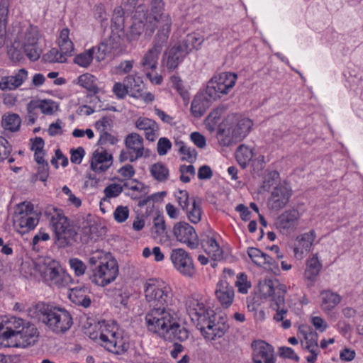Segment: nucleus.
Listing matches in <instances>:
<instances>
[{"label": "nucleus", "instance_id": "nucleus-1", "mask_svg": "<svg viewBox=\"0 0 363 363\" xmlns=\"http://www.w3.org/2000/svg\"><path fill=\"white\" fill-rule=\"evenodd\" d=\"M145 296L152 307L145 316L148 329L164 328L165 323L171 320L172 313L169 307L172 298L169 286L156 285L153 280H149L145 285Z\"/></svg>", "mask_w": 363, "mask_h": 363}, {"label": "nucleus", "instance_id": "nucleus-2", "mask_svg": "<svg viewBox=\"0 0 363 363\" xmlns=\"http://www.w3.org/2000/svg\"><path fill=\"white\" fill-rule=\"evenodd\" d=\"M187 311L193 321L196 322L197 328L206 339L213 340L223 337L229 329L226 317L216 314L210 308L198 300L189 301Z\"/></svg>", "mask_w": 363, "mask_h": 363}, {"label": "nucleus", "instance_id": "nucleus-3", "mask_svg": "<svg viewBox=\"0 0 363 363\" xmlns=\"http://www.w3.org/2000/svg\"><path fill=\"white\" fill-rule=\"evenodd\" d=\"M259 292L264 298L272 297L271 308L276 311L274 319L282 321V327L287 329L291 327V320L285 319L288 313V308L285 303L286 286L281 284L277 279H264L259 281Z\"/></svg>", "mask_w": 363, "mask_h": 363}, {"label": "nucleus", "instance_id": "nucleus-4", "mask_svg": "<svg viewBox=\"0 0 363 363\" xmlns=\"http://www.w3.org/2000/svg\"><path fill=\"white\" fill-rule=\"evenodd\" d=\"M35 314L42 323L56 333H65L72 325V317L65 309L38 303L35 307Z\"/></svg>", "mask_w": 363, "mask_h": 363}, {"label": "nucleus", "instance_id": "nucleus-5", "mask_svg": "<svg viewBox=\"0 0 363 363\" xmlns=\"http://www.w3.org/2000/svg\"><path fill=\"white\" fill-rule=\"evenodd\" d=\"M53 213L50 216V225L55 233V239L60 247L72 245L77 238V230L75 226L71 225L61 210L52 208Z\"/></svg>", "mask_w": 363, "mask_h": 363}, {"label": "nucleus", "instance_id": "nucleus-6", "mask_svg": "<svg viewBox=\"0 0 363 363\" xmlns=\"http://www.w3.org/2000/svg\"><path fill=\"white\" fill-rule=\"evenodd\" d=\"M224 126L229 125L221 130L220 134L225 136L223 139L224 145H231L241 141L250 133L253 123L247 118H236L235 116L228 117L223 123Z\"/></svg>", "mask_w": 363, "mask_h": 363}, {"label": "nucleus", "instance_id": "nucleus-7", "mask_svg": "<svg viewBox=\"0 0 363 363\" xmlns=\"http://www.w3.org/2000/svg\"><path fill=\"white\" fill-rule=\"evenodd\" d=\"M236 79L237 75L231 73H223L219 77H215L208 82L204 94L211 100L216 101L228 94L235 85Z\"/></svg>", "mask_w": 363, "mask_h": 363}, {"label": "nucleus", "instance_id": "nucleus-8", "mask_svg": "<svg viewBox=\"0 0 363 363\" xmlns=\"http://www.w3.org/2000/svg\"><path fill=\"white\" fill-rule=\"evenodd\" d=\"M118 274V267L115 259H109L99 265V269H95L94 274H90L89 277L93 283L104 286L113 281Z\"/></svg>", "mask_w": 363, "mask_h": 363}, {"label": "nucleus", "instance_id": "nucleus-9", "mask_svg": "<svg viewBox=\"0 0 363 363\" xmlns=\"http://www.w3.org/2000/svg\"><path fill=\"white\" fill-rule=\"evenodd\" d=\"M11 340L9 346L26 347L35 344L38 338V332L33 324L28 323L20 330H15L9 335Z\"/></svg>", "mask_w": 363, "mask_h": 363}, {"label": "nucleus", "instance_id": "nucleus-10", "mask_svg": "<svg viewBox=\"0 0 363 363\" xmlns=\"http://www.w3.org/2000/svg\"><path fill=\"white\" fill-rule=\"evenodd\" d=\"M151 331L158 333L164 337L166 340L184 341L189 337V331L175 322L173 314L172 318L168 323H165V326L158 330H150Z\"/></svg>", "mask_w": 363, "mask_h": 363}, {"label": "nucleus", "instance_id": "nucleus-11", "mask_svg": "<svg viewBox=\"0 0 363 363\" xmlns=\"http://www.w3.org/2000/svg\"><path fill=\"white\" fill-rule=\"evenodd\" d=\"M173 233L177 241L186 244L191 249L199 245L198 235L194 227L186 222L177 223L173 228Z\"/></svg>", "mask_w": 363, "mask_h": 363}, {"label": "nucleus", "instance_id": "nucleus-12", "mask_svg": "<svg viewBox=\"0 0 363 363\" xmlns=\"http://www.w3.org/2000/svg\"><path fill=\"white\" fill-rule=\"evenodd\" d=\"M147 23L145 11L141 6H139L135 12L130 30L127 33L128 40L129 41L137 40L143 33L146 36L150 38L152 35L147 33Z\"/></svg>", "mask_w": 363, "mask_h": 363}, {"label": "nucleus", "instance_id": "nucleus-13", "mask_svg": "<svg viewBox=\"0 0 363 363\" xmlns=\"http://www.w3.org/2000/svg\"><path fill=\"white\" fill-rule=\"evenodd\" d=\"M171 260L175 268L183 275L193 277L195 273L194 264L184 250H173L171 254Z\"/></svg>", "mask_w": 363, "mask_h": 363}, {"label": "nucleus", "instance_id": "nucleus-14", "mask_svg": "<svg viewBox=\"0 0 363 363\" xmlns=\"http://www.w3.org/2000/svg\"><path fill=\"white\" fill-rule=\"evenodd\" d=\"M291 196V191L287 186L279 185L275 187L267 202L269 208L279 211L288 203Z\"/></svg>", "mask_w": 363, "mask_h": 363}, {"label": "nucleus", "instance_id": "nucleus-15", "mask_svg": "<svg viewBox=\"0 0 363 363\" xmlns=\"http://www.w3.org/2000/svg\"><path fill=\"white\" fill-rule=\"evenodd\" d=\"M161 23H157L155 28L158 30L155 36L153 46L155 50L161 51L167 43L170 33L172 20L169 16H164L162 17Z\"/></svg>", "mask_w": 363, "mask_h": 363}, {"label": "nucleus", "instance_id": "nucleus-16", "mask_svg": "<svg viewBox=\"0 0 363 363\" xmlns=\"http://www.w3.org/2000/svg\"><path fill=\"white\" fill-rule=\"evenodd\" d=\"M299 218L297 210L286 211L276 219L275 225L281 233H288L296 228Z\"/></svg>", "mask_w": 363, "mask_h": 363}, {"label": "nucleus", "instance_id": "nucleus-17", "mask_svg": "<svg viewBox=\"0 0 363 363\" xmlns=\"http://www.w3.org/2000/svg\"><path fill=\"white\" fill-rule=\"evenodd\" d=\"M253 350L252 359L255 363H274V350L270 345L264 341H254L252 343Z\"/></svg>", "mask_w": 363, "mask_h": 363}, {"label": "nucleus", "instance_id": "nucleus-18", "mask_svg": "<svg viewBox=\"0 0 363 363\" xmlns=\"http://www.w3.org/2000/svg\"><path fill=\"white\" fill-rule=\"evenodd\" d=\"M164 2L162 0H152L151 2L150 13L145 12V17L147 20V33L152 35L157 23H161L162 17L169 16L163 13Z\"/></svg>", "mask_w": 363, "mask_h": 363}, {"label": "nucleus", "instance_id": "nucleus-19", "mask_svg": "<svg viewBox=\"0 0 363 363\" xmlns=\"http://www.w3.org/2000/svg\"><path fill=\"white\" fill-rule=\"evenodd\" d=\"M164 55L167 57L166 67L169 71H172L178 67L179 64L188 55V52L182 48L179 43L178 45L170 48L165 52Z\"/></svg>", "mask_w": 363, "mask_h": 363}, {"label": "nucleus", "instance_id": "nucleus-20", "mask_svg": "<svg viewBox=\"0 0 363 363\" xmlns=\"http://www.w3.org/2000/svg\"><path fill=\"white\" fill-rule=\"evenodd\" d=\"M113 157L106 150L99 152L94 151L91 160L90 167L95 172H104L111 165Z\"/></svg>", "mask_w": 363, "mask_h": 363}, {"label": "nucleus", "instance_id": "nucleus-21", "mask_svg": "<svg viewBox=\"0 0 363 363\" xmlns=\"http://www.w3.org/2000/svg\"><path fill=\"white\" fill-rule=\"evenodd\" d=\"M38 223V218L33 216H13V225L16 230L23 235L33 230Z\"/></svg>", "mask_w": 363, "mask_h": 363}, {"label": "nucleus", "instance_id": "nucleus-22", "mask_svg": "<svg viewBox=\"0 0 363 363\" xmlns=\"http://www.w3.org/2000/svg\"><path fill=\"white\" fill-rule=\"evenodd\" d=\"M216 295L220 304L223 307L228 308L233 303L234 290L233 287L229 286L227 281H220L218 284Z\"/></svg>", "mask_w": 363, "mask_h": 363}, {"label": "nucleus", "instance_id": "nucleus-23", "mask_svg": "<svg viewBox=\"0 0 363 363\" xmlns=\"http://www.w3.org/2000/svg\"><path fill=\"white\" fill-rule=\"evenodd\" d=\"M125 147L128 150L135 154V159L141 157L143 155V139L138 133L128 134L125 140Z\"/></svg>", "mask_w": 363, "mask_h": 363}, {"label": "nucleus", "instance_id": "nucleus-24", "mask_svg": "<svg viewBox=\"0 0 363 363\" xmlns=\"http://www.w3.org/2000/svg\"><path fill=\"white\" fill-rule=\"evenodd\" d=\"M298 333L306 341L305 348L309 352L318 350V334L308 325H301L298 328Z\"/></svg>", "mask_w": 363, "mask_h": 363}, {"label": "nucleus", "instance_id": "nucleus-25", "mask_svg": "<svg viewBox=\"0 0 363 363\" xmlns=\"http://www.w3.org/2000/svg\"><path fill=\"white\" fill-rule=\"evenodd\" d=\"M211 100L206 94L196 96L191 102V111L194 116H202L211 106Z\"/></svg>", "mask_w": 363, "mask_h": 363}, {"label": "nucleus", "instance_id": "nucleus-26", "mask_svg": "<svg viewBox=\"0 0 363 363\" xmlns=\"http://www.w3.org/2000/svg\"><path fill=\"white\" fill-rule=\"evenodd\" d=\"M321 268L322 264L317 255H313V257L308 258L306 262V268L304 273L305 278L311 282H314Z\"/></svg>", "mask_w": 363, "mask_h": 363}, {"label": "nucleus", "instance_id": "nucleus-27", "mask_svg": "<svg viewBox=\"0 0 363 363\" xmlns=\"http://www.w3.org/2000/svg\"><path fill=\"white\" fill-rule=\"evenodd\" d=\"M320 306L324 311H330L334 308L340 302L339 295L330 290L324 291L320 294Z\"/></svg>", "mask_w": 363, "mask_h": 363}, {"label": "nucleus", "instance_id": "nucleus-28", "mask_svg": "<svg viewBox=\"0 0 363 363\" xmlns=\"http://www.w3.org/2000/svg\"><path fill=\"white\" fill-rule=\"evenodd\" d=\"M1 126L11 132H16L19 130L21 119L17 113H5L1 118Z\"/></svg>", "mask_w": 363, "mask_h": 363}, {"label": "nucleus", "instance_id": "nucleus-29", "mask_svg": "<svg viewBox=\"0 0 363 363\" xmlns=\"http://www.w3.org/2000/svg\"><path fill=\"white\" fill-rule=\"evenodd\" d=\"M203 42V36L196 33H191L188 34L183 40L179 42V44L189 54L192 50L199 49Z\"/></svg>", "mask_w": 363, "mask_h": 363}, {"label": "nucleus", "instance_id": "nucleus-30", "mask_svg": "<svg viewBox=\"0 0 363 363\" xmlns=\"http://www.w3.org/2000/svg\"><path fill=\"white\" fill-rule=\"evenodd\" d=\"M69 298L72 303L84 308L89 307L91 303L90 298L84 294V290L82 289H72Z\"/></svg>", "mask_w": 363, "mask_h": 363}, {"label": "nucleus", "instance_id": "nucleus-31", "mask_svg": "<svg viewBox=\"0 0 363 363\" xmlns=\"http://www.w3.org/2000/svg\"><path fill=\"white\" fill-rule=\"evenodd\" d=\"M53 102L50 100L31 101L27 104V111L32 112L40 109L42 113L51 115L53 113Z\"/></svg>", "mask_w": 363, "mask_h": 363}, {"label": "nucleus", "instance_id": "nucleus-32", "mask_svg": "<svg viewBox=\"0 0 363 363\" xmlns=\"http://www.w3.org/2000/svg\"><path fill=\"white\" fill-rule=\"evenodd\" d=\"M315 239V233L311 230L307 233L303 234L301 237H298V246L294 247V252L297 253L300 248L303 253V250L306 252L309 251Z\"/></svg>", "mask_w": 363, "mask_h": 363}, {"label": "nucleus", "instance_id": "nucleus-33", "mask_svg": "<svg viewBox=\"0 0 363 363\" xmlns=\"http://www.w3.org/2000/svg\"><path fill=\"white\" fill-rule=\"evenodd\" d=\"M186 211L188 219L193 223H198L201 219L202 211L194 197L191 198V206Z\"/></svg>", "mask_w": 363, "mask_h": 363}, {"label": "nucleus", "instance_id": "nucleus-34", "mask_svg": "<svg viewBox=\"0 0 363 363\" xmlns=\"http://www.w3.org/2000/svg\"><path fill=\"white\" fill-rule=\"evenodd\" d=\"M151 175L155 180L160 182H164L169 177L168 168L161 162L153 164L150 167Z\"/></svg>", "mask_w": 363, "mask_h": 363}, {"label": "nucleus", "instance_id": "nucleus-35", "mask_svg": "<svg viewBox=\"0 0 363 363\" xmlns=\"http://www.w3.org/2000/svg\"><path fill=\"white\" fill-rule=\"evenodd\" d=\"M123 82L132 96L137 98L141 96L143 85L142 82L139 81V78L136 80L133 75H128L125 77Z\"/></svg>", "mask_w": 363, "mask_h": 363}, {"label": "nucleus", "instance_id": "nucleus-36", "mask_svg": "<svg viewBox=\"0 0 363 363\" xmlns=\"http://www.w3.org/2000/svg\"><path fill=\"white\" fill-rule=\"evenodd\" d=\"M161 51L155 50L154 48H152L145 55L141 65L145 69H155L157 67V59Z\"/></svg>", "mask_w": 363, "mask_h": 363}, {"label": "nucleus", "instance_id": "nucleus-37", "mask_svg": "<svg viewBox=\"0 0 363 363\" xmlns=\"http://www.w3.org/2000/svg\"><path fill=\"white\" fill-rule=\"evenodd\" d=\"M253 157L252 150L244 145H240L236 151V159L242 168H245L247 163Z\"/></svg>", "mask_w": 363, "mask_h": 363}, {"label": "nucleus", "instance_id": "nucleus-38", "mask_svg": "<svg viewBox=\"0 0 363 363\" xmlns=\"http://www.w3.org/2000/svg\"><path fill=\"white\" fill-rule=\"evenodd\" d=\"M205 250L213 260H220L223 258V250L213 238H208Z\"/></svg>", "mask_w": 363, "mask_h": 363}, {"label": "nucleus", "instance_id": "nucleus-39", "mask_svg": "<svg viewBox=\"0 0 363 363\" xmlns=\"http://www.w3.org/2000/svg\"><path fill=\"white\" fill-rule=\"evenodd\" d=\"M119 337L116 336L115 333L108 332V333H101L99 335V340L102 345L109 352H116V340Z\"/></svg>", "mask_w": 363, "mask_h": 363}, {"label": "nucleus", "instance_id": "nucleus-40", "mask_svg": "<svg viewBox=\"0 0 363 363\" xmlns=\"http://www.w3.org/2000/svg\"><path fill=\"white\" fill-rule=\"evenodd\" d=\"M94 53V48L84 51L74 57V62L80 67H87L92 62Z\"/></svg>", "mask_w": 363, "mask_h": 363}, {"label": "nucleus", "instance_id": "nucleus-41", "mask_svg": "<svg viewBox=\"0 0 363 363\" xmlns=\"http://www.w3.org/2000/svg\"><path fill=\"white\" fill-rule=\"evenodd\" d=\"M82 227L80 240L82 243H88L90 240L94 238L95 230L96 226L91 225L88 221L83 223Z\"/></svg>", "mask_w": 363, "mask_h": 363}, {"label": "nucleus", "instance_id": "nucleus-42", "mask_svg": "<svg viewBox=\"0 0 363 363\" xmlns=\"http://www.w3.org/2000/svg\"><path fill=\"white\" fill-rule=\"evenodd\" d=\"M60 270V267L57 264L53 263L52 265H50L45 269V274L54 284H58L62 280Z\"/></svg>", "mask_w": 363, "mask_h": 363}, {"label": "nucleus", "instance_id": "nucleus-43", "mask_svg": "<svg viewBox=\"0 0 363 363\" xmlns=\"http://www.w3.org/2000/svg\"><path fill=\"white\" fill-rule=\"evenodd\" d=\"M43 60L45 62L50 63L54 62H65L67 61V57L65 55L57 48H52L48 53L43 55Z\"/></svg>", "mask_w": 363, "mask_h": 363}, {"label": "nucleus", "instance_id": "nucleus-44", "mask_svg": "<svg viewBox=\"0 0 363 363\" xmlns=\"http://www.w3.org/2000/svg\"><path fill=\"white\" fill-rule=\"evenodd\" d=\"M9 5V0L0 1V32L6 33Z\"/></svg>", "mask_w": 363, "mask_h": 363}, {"label": "nucleus", "instance_id": "nucleus-45", "mask_svg": "<svg viewBox=\"0 0 363 363\" xmlns=\"http://www.w3.org/2000/svg\"><path fill=\"white\" fill-rule=\"evenodd\" d=\"M111 21L112 26L116 29L123 30L124 28V11L121 6H117L113 10Z\"/></svg>", "mask_w": 363, "mask_h": 363}, {"label": "nucleus", "instance_id": "nucleus-46", "mask_svg": "<svg viewBox=\"0 0 363 363\" xmlns=\"http://www.w3.org/2000/svg\"><path fill=\"white\" fill-rule=\"evenodd\" d=\"M152 233L154 235L155 238L167 233L165 222L163 216L158 215L154 218Z\"/></svg>", "mask_w": 363, "mask_h": 363}, {"label": "nucleus", "instance_id": "nucleus-47", "mask_svg": "<svg viewBox=\"0 0 363 363\" xmlns=\"http://www.w3.org/2000/svg\"><path fill=\"white\" fill-rule=\"evenodd\" d=\"M180 144L179 151L183 155L182 160L190 163L194 162L196 160V150L193 147H187L182 142Z\"/></svg>", "mask_w": 363, "mask_h": 363}, {"label": "nucleus", "instance_id": "nucleus-48", "mask_svg": "<svg viewBox=\"0 0 363 363\" xmlns=\"http://www.w3.org/2000/svg\"><path fill=\"white\" fill-rule=\"evenodd\" d=\"M123 191V186L118 184H111L108 185L104 193L105 194V197L101 199V201H106V199L114 198L118 196ZM102 201H101L100 204L101 205Z\"/></svg>", "mask_w": 363, "mask_h": 363}, {"label": "nucleus", "instance_id": "nucleus-49", "mask_svg": "<svg viewBox=\"0 0 363 363\" xmlns=\"http://www.w3.org/2000/svg\"><path fill=\"white\" fill-rule=\"evenodd\" d=\"M14 332V329L8 323V318L0 321V338L6 340L8 345H9L11 337L9 336L11 333Z\"/></svg>", "mask_w": 363, "mask_h": 363}, {"label": "nucleus", "instance_id": "nucleus-50", "mask_svg": "<svg viewBox=\"0 0 363 363\" xmlns=\"http://www.w3.org/2000/svg\"><path fill=\"white\" fill-rule=\"evenodd\" d=\"M33 211V205L30 202L24 201L16 206L14 216H32Z\"/></svg>", "mask_w": 363, "mask_h": 363}, {"label": "nucleus", "instance_id": "nucleus-51", "mask_svg": "<svg viewBox=\"0 0 363 363\" xmlns=\"http://www.w3.org/2000/svg\"><path fill=\"white\" fill-rule=\"evenodd\" d=\"M247 254L253 263L257 266L262 267L264 252L256 247H250L247 250Z\"/></svg>", "mask_w": 363, "mask_h": 363}, {"label": "nucleus", "instance_id": "nucleus-52", "mask_svg": "<svg viewBox=\"0 0 363 363\" xmlns=\"http://www.w3.org/2000/svg\"><path fill=\"white\" fill-rule=\"evenodd\" d=\"M24 52L30 60L35 61L40 57L42 50L36 44L33 46L24 45Z\"/></svg>", "mask_w": 363, "mask_h": 363}, {"label": "nucleus", "instance_id": "nucleus-53", "mask_svg": "<svg viewBox=\"0 0 363 363\" xmlns=\"http://www.w3.org/2000/svg\"><path fill=\"white\" fill-rule=\"evenodd\" d=\"M135 126L138 129L143 130L147 128L154 130L157 128V123L147 118H139L135 122Z\"/></svg>", "mask_w": 363, "mask_h": 363}, {"label": "nucleus", "instance_id": "nucleus-54", "mask_svg": "<svg viewBox=\"0 0 363 363\" xmlns=\"http://www.w3.org/2000/svg\"><path fill=\"white\" fill-rule=\"evenodd\" d=\"M103 41L111 52L113 50H118L120 48L121 38L118 35L112 34L108 38L105 39Z\"/></svg>", "mask_w": 363, "mask_h": 363}, {"label": "nucleus", "instance_id": "nucleus-55", "mask_svg": "<svg viewBox=\"0 0 363 363\" xmlns=\"http://www.w3.org/2000/svg\"><path fill=\"white\" fill-rule=\"evenodd\" d=\"M71 268L74 271L77 276L83 275L86 270V266L83 262L77 258L69 259Z\"/></svg>", "mask_w": 363, "mask_h": 363}, {"label": "nucleus", "instance_id": "nucleus-56", "mask_svg": "<svg viewBox=\"0 0 363 363\" xmlns=\"http://www.w3.org/2000/svg\"><path fill=\"white\" fill-rule=\"evenodd\" d=\"M129 210L126 206H119L113 213L115 220L118 223L124 222L128 217Z\"/></svg>", "mask_w": 363, "mask_h": 363}, {"label": "nucleus", "instance_id": "nucleus-57", "mask_svg": "<svg viewBox=\"0 0 363 363\" xmlns=\"http://www.w3.org/2000/svg\"><path fill=\"white\" fill-rule=\"evenodd\" d=\"M38 33L35 28H31L26 33L24 45H30L38 44Z\"/></svg>", "mask_w": 363, "mask_h": 363}, {"label": "nucleus", "instance_id": "nucleus-58", "mask_svg": "<svg viewBox=\"0 0 363 363\" xmlns=\"http://www.w3.org/2000/svg\"><path fill=\"white\" fill-rule=\"evenodd\" d=\"M279 354L281 357L288 358L295 362H298L299 357L295 353L293 349L288 347H281L279 348Z\"/></svg>", "mask_w": 363, "mask_h": 363}, {"label": "nucleus", "instance_id": "nucleus-59", "mask_svg": "<svg viewBox=\"0 0 363 363\" xmlns=\"http://www.w3.org/2000/svg\"><path fill=\"white\" fill-rule=\"evenodd\" d=\"M113 91L118 99H123L130 92L125 83L116 82L113 87Z\"/></svg>", "mask_w": 363, "mask_h": 363}, {"label": "nucleus", "instance_id": "nucleus-60", "mask_svg": "<svg viewBox=\"0 0 363 363\" xmlns=\"http://www.w3.org/2000/svg\"><path fill=\"white\" fill-rule=\"evenodd\" d=\"M11 151V147L9 142L4 138L0 137V161L8 157Z\"/></svg>", "mask_w": 363, "mask_h": 363}, {"label": "nucleus", "instance_id": "nucleus-61", "mask_svg": "<svg viewBox=\"0 0 363 363\" xmlns=\"http://www.w3.org/2000/svg\"><path fill=\"white\" fill-rule=\"evenodd\" d=\"M172 143L167 138H161L157 143V153L159 155H164L171 148Z\"/></svg>", "mask_w": 363, "mask_h": 363}, {"label": "nucleus", "instance_id": "nucleus-62", "mask_svg": "<svg viewBox=\"0 0 363 363\" xmlns=\"http://www.w3.org/2000/svg\"><path fill=\"white\" fill-rule=\"evenodd\" d=\"M177 201L179 205L183 210H185L189 206H191V199L189 198V194L185 190L179 191V194L177 196Z\"/></svg>", "mask_w": 363, "mask_h": 363}, {"label": "nucleus", "instance_id": "nucleus-63", "mask_svg": "<svg viewBox=\"0 0 363 363\" xmlns=\"http://www.w3.org/2000/svg\"><path fill=\"white\" fill-rule=\"evenodd\" d=\"M235 286L242 294H246L247 289L251 287L250 283L247 281V277L243 274H240L239 279L235 282Z\"/></svg>", "mask_w": 363, "mask_h": 363}, {"label": "nucleus", "instance_id": "nucleus-64", "mask_svg": "<svg viewBox=\"0 0 363 363\" xmlns=\"http://www.w3.org/2000/svg\"><path fill=\"white\" fill-rule=\"evenodd\" d=\"M171 81L174 87L177 90L179 94L185 99L188 97V92L184 89L181 79L177 76L171 77Z\"/></svg>", "mask_w": 363, "mask_h": 363}]
</instances>
